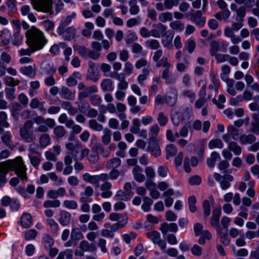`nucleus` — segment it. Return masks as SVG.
Listing matches in <instances>:
<instances>
[{
	"label": "nucleus",
	"instance_id": "nucleus-1",
	"mask_svg": "<svg viewBox=\"0 0 259 259\" xmlns=\"http://www.w3.org/2000/svg\"><path fill=\"white\" fill-rule=\"evenodd\" d=\"M27 170V168L21 156L3 162H0V182L2 183L7 182L6 175L9 170L14 171L21 181L26 182L28 181Z\"/></svg>",
	"mask_w": 259,
	"mask_h": 259
},
{
	"label": "nucleus",
	"instance_id": "nucleus-2",
	"mask_svg": "<svg viewBox=\"0 0 259 259\" xmlns=\"http://www.w3.org/2000/svg\"><path fill=\"white\" fill-rule=\"evenodd\" d=\"M22 26L24 29L27 30L25 35L27 45L34 48V50L42 49L47 42L43 32L35 26L29 28V25L25 21H22Z\"/></svg>",
	"mask_w": 259,
	"mask_h": 259
},
{
	"label": "nucleus",
	"instance_id": "nucleus-3",
	"mask_svg": "<svg viewBox=\"0 0 259 259\" xmlns=\"http://www.w3.org/2000/svg\"><path fill=\"white\" fill-rule=\"evenodd\" d=\"M33 8L37 11L53 14L52 0H30Z\"/></svg>",
	"mask_w": 259,
	"mask_h": 259
},
{
	"label": "nucleus",
	"instance_id": "nucleus-4",
	"mask_svg": "<svg viewBox=\"0 0 259 259\" xmlns=\"http://www.w3.org/2000/svg\"><path fill=\"white\" fill-rule=\"evenodd\" d=\"M28 157L32 165L37 169L38 166L41 161V153L38 151L37 147L34 144L29 145L28 149Z\"/></svg>",
	"mask_w": 259,
	"mask_h": 259
},
{
	"label": "nucleus",
	"instance_id": "nucleus-5",
	"mask_svg": "<svg viewBox=\"0 0 259 259\" xmlns=\"http://www.w3.org/2000/svg\"><path fill=\"white\" fill-rule=\"evenodd\" d=\"M82 145L80 143H77L74 146L73 150L70 154L74 161H80L85 156L89 154V150L87 148L81 149Z\"/></svg>",
	"mask_w": 259,
	"mask_h": 259
},
{
	"label": "nucleus",
	"instance_id": "nucleus-6",
	"mask_svg": "<svg viewBox=\"0 0 259 259\" xmlns=\"http://www.w3.org/2000/svg\"><path fill=\"white\" fill-rule=\"evenodd\" d=\"M33 122L32 120H26L22 127L20 130V135L22 139L27 142H29L31 140L30 131L32 128Z\"/></svg>",
	"mask_w": 259,
	"mask_h": 259
},
{
	"label": "nucleus",
	"instance_id": "nucleus-7",
	"mask_svg": "<svg viewBox=\"0 0 259 259\" xmlns=\"http://www.w3.org/2000/svg\"><path fill=\"white\" fill-rule=\"evenodd\" d=\"M82 179L87 182L96 185V187H98L99 182L107 181V174L91 176L89 173H85L82 176Z\"/></svg>",
	"mask_w": 259,
	"mask_h": 259
},
{
	"label": "nucleus",
	"instance_id": "nucleus-8",
	"mask_svg": "<svg viewBox=\"0 0 259 259\" xmlns=\"http://www.w3.org/2000/svg\"><path fill=\"white\" fill-rule=\"evenodd\" d=\"M57 32L59 35H62L65 40H70L74 38L76 33V30L74 27L70 26L65 29H57Z\"/></svg>",
	"mask_w": 259,
	"mask_h": 259
},
{
	"label": "nucleus",
	"instance_id": "nucleus-9",
	"mask_svg": "<svg viewBox=\"0 0 259 259\" xmlns=\"http://www.w3.org/2000/svg\"><path fill=\"white\" fill-rule=\"evenodd\" d=\"M46 102L42 101L41 99L34 98L30 101L29 106L31 109H38L40 112L45 114L47 113V109L45 107Z\"/></svg>",
	"mask_w": 259,
	"mask_h": 259
},
{
	"label": "nucleus",
	"instance_id": "nucleus-10",
	"mask_svg": "<svg viewBox=\"0 0 259 259\" xmlns=\"http://www.w3.org/2000/svg\"><path fill=\"white\" fill-rule=\"evenodd\" d=\"M190 20L200 27H203L205 23V17L202 16L201 11L198 10L191 14Z\"/></svg>",
	"mask_w": 259,
	"mask_h": 259
},
{
	"label": "nucleus",
	"instance_id": "nucleus-11",
	"mask_svg": "<svg viewBox=\"0 0 259 259\" xmlns=\"http://www.w3.org/2000/svg\"><path fill=\"white\" fill-rule=\"evenodd\" d=\"M109 219L112 221H117V223L121 226H125L127 223L128 217L125 213L112 212L109 214Z\"/></svg>",
	"mask_w": 259,
	"mask_h": 259
},
{
	"label": "nucleus",
	"instance_id": "nucleus-12",
	"mask_svg": "<svg viewBox=\"0 0 259 259\" xmlns=\"http://www.w3.org/2000/svg\"><path fill=\"white\" fill-rule=\"evenodd\" d=\"M221 213V209L220 207L215 208L212 210V215L210 220V224L212 227L216 229V231H217L219 228H221L219 225V221Z\"/></svg>",
	"mask_w": 259,
	"mask_h": 259
},
{
	"label": "nucleus",
	"instance_id": "nucleus-13",
	"mask_svg": "<svg viewBox=\"0 0 259 259\" xmlns=\"http://www.w3.org/2000/svg\"><path fill=\"white\" fill-rule=\"evenodd\" d=\"M178 99V92L175 89H171L167 93L165 100L166 103L169 106H174L177 101Z\"/></svg>",
	"mask_w": 259,
	"mask_h": 259
},
{
	"label": "nucleus",
	"instance_id": "nucleus-14",
	"mask_svg": "<svg viewBox=\"0 0 259 259\" xmlns=\"http://www.w3.org/2000/svg\"><path fill=\"white\" fill-rule=\"evenodd\" d=\"M60 94L61 98L65 100H73L75 97L76 92L67 87H63L61 88Z\"/></svg>",
	"mask_w": 259,
	"mask_h": 259
},
{
	"label": "nucleus",
	"instance_id": "nucleus-15",
	"mask_svg": "<svg viewBox=\"0 0 259 259\" xmlns=\"http://www.w3.org/2000/svg\"><path fill=\"white\" fill-rule=\"evenodd\" d=\"M178 229V225L176 223H169L164 222L160 227V230L163 234H165L167 232L176 233Z\"/></svg>",
	"mask_w": 259,
	"mask_h": 259
},
{
	"label": "nucleus",
	"instance_id": "nucleus-16",
	"mask_svg": "<svg viewBox=\"0 0 259 259\" xmlns=\"http://www.w3.org/2000/svg\"><path fill=\"white\" fill-rule=\"evenodd\" d=\"M98 89L96 85H92L86 88L83 91L80 92L78 94V99L80 101L83 100L87 98L90 95L97 92Z\"/></svg>",
	"mask_w": 259,
	"mask_h": 259
},
{
	"label": "nucleus",
	"instance_id": "nucleus-17",
	"mask_svg": "<svg viewBox=\"0 0 259 259\" xmlns=\"http://www.w3.org/2000/svg\"><path fill=\"white\" fill-rule=\"evenodd\" d=\"M174 33L172 30H168L166 34L162 37L161 42L164 47L170 48L172 47V40L174 37Z\"/></svg>",
	"mask_w": 259,
	"mask_h": 259
},
{
	"label": "nucleus",
	"instance_id": "nucleus-18",
	"mask_svg": "<svg viewBox=\"0 0 259 259\" xmlns=\"http://www.w3.org/2000/svg\"><path fill=\"white\" fill-rule=\"evenodd\" d=\"M143 169L139 165H136L132 171L134 178L138 182H143L145 179V176L142 174Z\"/></svg>",
	"mask_w": 259,
	"mask_h": 259
},
{
	"label": "nucleus",
	"instance_id": "nucleus-19",
	"mask_svg": "<svg viewBox=\"0 0 259 259\" xmlns=\"http://www.w3.org/2000/svg\"><path fill=\"white\" fill-rule=\"evenodd\" d=\"M147 151H150L151 154L155 157H157L161 154L159 145L154 140L148 143Z\"/></svg>",
	"mask_w": 259,
	"mask_h": 259
},
{
	"label": "nucleus",
	"instance_id": "nucleus-20",
	"mask_svg": "<svg viewBox=\"0 0 259 259\" xmlns=\"http://www.w3.org/2000/svg\"><path fill=\"white\" fill-rule=\"evenodd\" d=\"M217 233L220 239V241L224 245L228 246L230 242V239L228 236L227 231H223V228H219Z\"/></svg>",
	"mask_w": 259,
	"mask_h": 259
},
{
	"label": "nucleus",
	"instance_id": "nucleus-21",
	"mask_svg": "<svg viewBox=\"0 0 259 259\" xmlns=\"http://www.w3.org/2000/svg\"><path fill=\"white\" fill-rule=\"evenodd\" d=\"M252 117L253 120L251 122L250 132L259 135V115L256 113H253Z\"/></svg>",
	"mask_w": 259,
	"mask_h": 259
},
{
	"label": "nucleus",
	"instance_id": "nucleus-22",
	"mask_svg": "<svg viewBox=\"0 0 259 259\" xmlns=\"http://www.w3.org/2000/svg\"><path fill=\"white\" fill-rule=\"evenodd\" d=\"M60 215L59 222L61 225L66 226L70 223L71 215L69 212L66 210H61Z\"/></svg>",
	"mask_w": 259,
	"mask_h": 259
},
{
	"label": "nucleus",
	"instance_id": "nucleus-23",
	"mask_svg": "<svg viewBox=\"0 0 259 259\" xmlns=\"http://www.w3.org/2000/svg\"><path fill=\"white\" fill-rule=\"evenodd\" d=\"M20 224L24 228H28L32 224V219L31 215L28 213H24L21 217Z\"/></svg>",
	"mask_w": 259,
	"mask_h": 259
},
{
	"label": "nucleus",
	"instance_id": "nucleus-24",
	"mask_svg": "<svg viewBox=\"0 0 259 259\" xmlns=\"http://www.w3.org/2000/svg\"><path fill=\"white\" fill-rule=\"evenodd\" d=\"M12 134L10 132H6L1 136L2 142L10 149H13L15 147L12 141H11Z\"/></svg>",
	"mask_w": 259,
	"mask_h": 259
},
{
	"label": "nucleus",
	"instance_id": "nucleus-25",
	"mask_svg": "<svg viewBox=\"0 0 259 259\" xmlns=\"http://www.w3.org/2000/svg\"><path fill=\"white\" fill-rule=\"evenodd\" d=\"M79 248L83 251L94 252L96 250V247L94 244H90L87 241H81L79 245Z\"/></svg>",
	"mask_w": 259,
	"mask_h": 259
},
{
	"label": "nucleus",
	"instance_id": "nucleus-26",
	"mask_svg": "<svg viewBox=\"0 0 259 259\" xmlns=\"http://www.w3.org/2000/svg\"><path fill=\"white\" fill-rule=\"evenodd\" d=\"M11 33L7 29H4L0 32V38L4 45H7L10 40Z\"/></svg>",
	"mask_w": 259,
	"mask_h": 259
},
{
	"label": "nucleus",
	"instance_id": "nucleus-27",
	"mask_svg": "<svg viewBox=\"0 0 259 259\" xmlns=\"http://www.w3.org/2000/svg\"><path fill=\"white\" fill-rule=\"evenodd\" d=\"M20 72L29 77H33L35 74L34 67L31 65L21 67L20 69Z\"/></svg>",
	"mask_w": 259,
	"mask_h": 259
},
{
	"label": "nucleus",
	"instance_id": "nucleus-28",
	"mask_svg": "<svg viewBox=\"0 0 259 259\" xmlns=\"http://www.w3.org/2000/svg\"><path fill=\"white\" fill-rule=\"evenodd\" d=\"M221 159L220 154L217 152H212L211 153L210 157L207 159L206 163L208 167L213 168L215 166V162L216 160Z\"/></svg>",
	"mask_w": 259,
	"mask_h": 259
},
{
	"label": "nucleus",
	"instance_id": "nucleus-29",
	"mask_svg": "<svg viewBox=\"0 0 259 259\" xmlns=\"http://www.w3.org/2000/svg\"><path fill=\"white\" fill-rule=\"evenodd\" d=\"M131 198L130 194L120 190L116 192L113 199L116 201H128Z\"/></svg>",
	"mask_w": 259,
	"mask_h": 259
},
{
	"label": "nucleus",
	"instance_id": "nucleus-30",
	"mask_svg": "<svg viewBox=\"0 0 259 259\" xmlns=\"http://www.w3.org/2000/svg\"><path fill=\"white\" fill-rule=\"evenodd\" d=\"M51 142V138L48 134H42L39 138V145L40 148H44L48 146Z\"/></svg>",
	"mask_w": 259,
	"mask_h": 259
},
{
	"label": "nucleus",
	"instance_id": "nucleus-31",
	"mask_svg": "<svg viewBox=\"0 0 259 259\" xmlns=\"http://www.w3.org/2000/svg\"><path fill=\"white\" fill-rule=\"evenodd\" d=\"M102 90L104 92H112L114 89L112 81L110 79H104L101 84Z\"/></svg>",
	"mask_w": 259,
	"mask_h": 259
},
{
	"label": "nucleus",
	"instance_id": "nucleus-32",
	"mask_svg": "<svg viewBox=\"0 0 259 259\" xmlns=\"http://www.w3.org/2000/svg\"><path fill=\"white\" fill-rule=\"evenodd\" d=\"M70 238L76 243L83 238V235L79 228H73L71 232Z\"/></svg>",
	"mask_w": 259,
	"mask_h": 259
},
{
	"label": "nucleus",
	"instance_id": "nucleus-33",
	"mask_svg": "<svg viewBox=\"0 0 259 259\" xmlns=\"http://www.w3.org/2000/svg\"><path fill=\"white\" fill-rule=\"evenodd\" d=\"M54 134L57 139H62L67 133V132L63 126L57 125L54 128Z\"/></svg>",
	"mask_w": 259,
	"mask_h": 259
},
{
	"label": "nucleus",
	"instance_id": "nucleus-34",
	"mask_svg": "<svg viewBox=\"0 0 259 259\" xmlns=\"http://www.w3.org/2000/svg\"><path fill=\"white\" fill-rule=\"evenodd\" d=\"M121 164V160L118 157H114L109 160L106 163V167L108 169H115Z\"/></svg>",
	"mask_w": 259,
	"mask_h": 259
},
{
	"label": "nucleus",
	"instance_id": "nucleus-35",
	"mask_svg": "<svg viewBox=\"0 0 259 259\" xmlns=\"http://www.w3.org/2000/svg\"><path fill=\"white\" fill-rule=\"evenodd\" d=\"M185 119V112H178L171 117V120L173 124L175 125H178L181 122Z\"/></svg>",
	"mask_w": 259,
	"mask_h": 259
},
{
	"label": "nucleus",
	"instance_id": "nucleus-36",
	"mask_svg": "<svg viewBox=\"0 0 259 259\" xmlns=\"http://www.w3.org/2000/svg\"><path fill=\"white\" fill-rule=\"evenodd\" d=\"M239 140L241 143L243 144H245L247 143L252 144L255 141L256 138L252 134H249L248 135L243 134L240 137Z\"/></svg>",
	"mask_w": 259,
	"mask_h": 259
},
{
	"label": "nucleus",
	"instance_id": "nucleus-37",
	"mask_svg": "<svg viewBox=\"0 0 259 259\" xmlns=\"http://www.w3.org/2000/svg\"><path fill=\"white\" fill-rule=\"evenodd\" d=\"M228 149L232 151L234 154L238 155L241 153L242 149L241 147L235 142L232 141L229 143Z\"/></svg>",
	"mask_w": 259,
	"mask_h": 259
},
{
	"label": "nucleus",
	"instance_id": "nucleus-38",
	"mask_svg": "<svg viewBox=\"0 0 259 259\" xmlns=\"http://www.w3.org/2000/svg\"><path fill=\"white\" fill-rule=\"evenodd\" d=\"M246 14V9L244 6H241L236 10V16L235 20L237 22H242Z\"/></svg>",
	"mask_w": 259,
	"mask_h": 259
},
{
	"label": "nucleus",
	"instance_id": "nucleus-39",
	"mask_svg": "<svg viewBox=\"0 0 259 259\" xmlns=\"http://www.w3.org/2000/svg\"><path fill=\"white\" fill-rule=\"evenodd\" d=\"M196 47V42L194 39L190 38L188 39L185 44L183 51L187 50L189 53H193Z\"/></svg>",
	"mask_w": 259,
	"mask_h": 259
},
{
	"label": "nucleus",
	"instance_id": "nucleus-40",
	"mask_svg": "<svg viewBox=\"0 0 259 259\" xmlns=\"http://www.w3.org/2000/svg\"><path fill=\"white\" fill-rule=\"evenodd\" d=\"M89 127L97 132H101L103 130V126L99 123L96 119H91L89 121Z\"/></svg>",
	"mask_w": 259,
	"mask_h": 259
},
{
	"label": "nucleus",
	"instance_id": "nucleus-41",
	"mask_svg": "<svg viewBox=\"0 0 259 259\" xmlns=\"http://www.w3.org/2000/svg\"><path fill=\"white\" fill-rule=\"evenodd\" d=\"M130 6V12L131 15H137L140 11V9L137 5V0H130L128 2Z\"/></svg>",
	"mask_w": 259,
	"mask_h": 259
},
{
	"label": "nucleus",
	"instance_id": "nucleus-42",
	"mask_svg": "<svg viewBox=\"0 0 259 259\" xmlns=\"http://www.w3.org/2000/svg\"><path fill=\"white\" fill-rule=\"evenodd\" d=\"M145 46L151 50H158L160 47L159 41L155 39H148L145 42Z\"/></svg>",
	"mask_w": 259,
	"mask_h": 259
},
{
	"label": "nucleus",
	"instance_id": "nucleus-43",
	"mask_svg": "<svg viewBox=\"0 0 259 259\" xmlns=\"http://www.w3.org/2000/svg\"><path fill=\"white\" fill-rule=\"evenodd\" d=\"M41 69L44 73L48 75H53L56 71V69L49 63H44L41 66Z\"/></svg>",
	"mask_w": 259,
	"mask_h": 259
},
{
	"label": "nucleus",
	"instance_id": "nucleus-44",
	"mask_svg": "<svg viewBox=\"0 0 259 259\" xmlns=\"http://www.w3.org/2000/svg\"><path fill=\"white\" fill-rule=\"evenodd\" d=\"M230 15V12L228 9H223L221 12L217 13L215 14V17L221 21L223 20H227Z\"/></svg>",
	"mask_w": 259,
	"mask_h": 259
},
{
	"label": "nucleus",
	"instance_id": "nucleus-45",
	"mask_svg": "<svg viewBox=\"0 0 259 259\" xmlns=\"http://www.w3.org/2000/svg\"><path fill=\"white\" fill-rule=\"evenodd\" d=\"M150 75V71L148 68L144 67L142 69V74L139 75L138 76V81L139 83L141 85H144V81L145 80L147 77Z\"/></svg>",
	"mask_w": 259,
	"mask_h": 259
},
{
	"label": "nucleus",
	"instance_id": "nucleus-46",
	"mask_svg": "<svg viewBox=\"0 0 259 259\" xmlns=\"http://www.w3.org/2000/svg\"><path fill=\"white\" fill-rule=\"evenodd\" d=\"M210 54L212 56L221 50V44L215 40H212L210 42Z\"/></svg>",
	"mask_w": 259,
	"mask_h": 259
},
{
	"label": "nucleus",
	"instance_id": "nucleus-47",
	"mask_svg": "<svg viewBox=\"0 0 259 259\" xmlns=\"http://www.w3.org/2000/svg\"><path fill=\"white\" fill-rule=\"evenodd\" d=\"M208 147L210 149L215 148L221 149L223 147V143L219 139L211 140L208 143Z\"/></svg>",
	"mask_w": 259,
	"mask_h": 259
},
{
	"label": "nucleus",
	"instance_id": "nucleus-48",
	"mask_svg": "<svg viewBox=\"0 0 259 259\" xmlns=\"http://www.w3.org/2000/svg\"><path fill=\"white\" fill-rule=\"evenodd\" d=\"M157 120L161 126H163L168 122V118L163 112H160L158 114Z\"/></svg>",
	"mask_w": 259,
	"mask_h": 259
},
{
	"label": "nucleus",
	"instance_id": "nucleus-49",
	"mask_svg": "<svg viewBox=\"0 0 259 259\" xmlns=\"http://www.w3.org/2000/svg\"><path fill=\"white\" fill-rule=\"evenodd\" d=\"M140 121L138 118H134L132 121V124L130 126V131L133 134H137L139 132Z\"/></svg>",
	"mask_w": 259,
	"mask_h": 259
},
{
	"label": "nucleus",
	"instance_id": "nucleus-50",
	"mask_svg": "<svg viewBox=\"0 0 259 259\" xmlns=\"http://www.w3.org/2000/svg\"><path fill=\"white\" fill-rule=\"evenodd\" d=\"M158 19L160 22L164 23L167 21H171L173 19V16L172 13L170 12H163L159 15Z\"/></svg>",
	"mask_w": 259,
	"mask_h": 259
},
{
	"label": "nucleus",
	"instance_id": "nucleus-51",
	"mask_svg": "<svg viewBox=\"0 0 259 259\" xmlns=\"http://www.w3.org/2000/svg\"><path fill=\"white\" fill-rule=\"evenodd\" d=\"M74 50L78 52V54L82 57H87L89 49L84 46L78 45L74 46Z\"/></svg>",
	"mask_w": 259,
	"mask_h": 259
},
{
	"label": "nucleus",
	"instance_id": "nucleus-52",
	"mask_svg": "<svg viewBox=\"0 0 259 259\" xmlns=\"http://www.w3.org/2000/svg\"><path fill=\"white\" fill-rule=\"evenodd\" d=\"M146 236L149 239L151 240L154 244L160 238V233L156 231L148 232L147 233Z\"/></svg>",
	"mask_w": 259,
	"mask_h": 259
},
{
	"label": "nucleus",
	"instance_id": "nucleus-53",
	"mask_svg": "<svg viewBox=\"0 0 259 259\" xmlns=\"http://www.w3.org/2000/svg\"><path fill=\"white\" fill-rule=\"evenodd\" d=\"M169 26L171 29L178 31H181L184 30L185 25L183 23L180 21H174L169 24Z\"/></svg>",
	"mask_w": 259,
	"mask_h": 259
},
{
	"label": "nucleus",
	"instance_id": "nucleus-54",
	"mask_svg": "<svg viewBox=\"0 0 259 259\" xmlns=\"http://www.w3.org/2000/svg\"><path fill=\"white\" fill-rule=\"evenodd\" d=\"M166 154L165 158L166 159H168L170 156H173L176 154L177 149L173 144H170L167 146L166 148Z\"/></svg>",
	"mask_w": 259,
	"mask_h": 259
},
{
	"label": "nucleus",
	"instance_id": "nucleus-55",
	"mask_svg": "<svg viewBox=\"0 0 259 259\" xmlns=\"http://www.w3.org/2000/svg\"><path fill=\"white\" fill-rule=\"evenodd\" d=\"M61 202L58 200H48L44 202L43 206L45 208L49 207H58L60 206Z\"/></svg>",
	"mask_w": 259,
	"mask_h": 259
},
{
	"label": "nucleus",
	"instance_id": "nucleus-56",
	"mask_svg": "<svg viewBox=\"0 0 259 259\" xmlns=\"http://www.w3.org/2000/svg\"><path fill=\"white\" fill-rule=\"evenodd\" d=\"M111 131L105 128L104 130V134L102 137V142L106 145L109 144L111 141Z\"/></svg>",
	"mask_w": 259,
	"mask_h": 259
},
{
	"label": "nucleus",
	"instance_id": "nucleus-57",
	"mask_svg": "<svg viewBox=\"0 0 259 259\" xmlns=\"http://www.w3.org/2000/svg\"><path fill=\"white\" fill-rule=\"evenodd\" d=\"M188 202L190 211L192 213L195 212L197 210L195 205L196 203V197L194 195L190 196L188 199Z\"/></svg>",
	"mask_w": 259,
	"mask_h": 259
},
{
	"label": "nucleus",
	"instance_id": "nucleus-58",
	"mask_svg": "<svg viewBox=\"0 0 259 259\" xmlns=\"http://www.w3.org/2000/svg\"><path fill=\"white\" fill-rule=\"evenodd\" d=\"M42 241L46 248H51L54 244L53 238L48 234L44 235Z\"/></svg>",
	"mask_w": 259,
	"mask_h": 259
},
{
	"label": "nucleus",
	"instance_id": "nucleus-59",
	"mask_svg": "<svg viewBox=\"0 0 259 259\" xmlns=\"http://www.w3.org/2000/svg\"><path fill=\"white\" fill-rule=\"evenodd\" d=\"M4 80L7 85L13 87L18 85L20 82L19 80H15L12 77L9 76H5L4 78Z\"/></svg>",
	"mask_w": 259,
	"mask_h": 259
},
{
	"label": "nucleus",
	"instance_id": "nucleus-60",
	"mask_svg": "<svg viewBox=\"0 0 259 259\" xmlns=\"http://www.w3.org/2000/svg\"><path fill=\"white\" fill-rule=\"evenodd\" d=\"M144 203L142 205V208L145 211H148L150 209V206L153 204V200L148 197H145L143 199Z\"/></svg>",
	"mask_w": 259,
	"mask_h": 259
},
{
	"label": "nucleus",
	"instance_id": "nucleus-61",
	"mask_svg": "<svg viewBox=\"0 0 259 259\" xmlns=\"http://www.w3.org/2000/svg\"><path fill=\"white\" fill-rule=\"evenodd\" d=\"M88 155V159L90 162L95 164L98 162L99 158V154L94 150H93L92 148L91 153H89Z\"/></svg>",
	"mask_w": 259,
	"mask_h": 259
},
{
	"label": "nucleus",
	"instance_id": "nucleus-62",
	"mask_svg": "<svg viewBox=\"0 0 259 259\" xmlns=\"http://www.w3.org/2000/svg\"><path fill=\"white\" fill-rule=\"evenodd\" d=\"M203 208L205 219L210 214L211 209L210 202L208 200H205L203 202Z\"/></svg>",
	"mask_w": 259,
	"mask_h": 259
},
{
	"label": "nucleus",
	"instance_id": "nucleus-63",
	"mask_svg": "<svg viewBox=\"0 0 259 259\" xmlns=\"http://www.w3.org/2000/svg\"><path fill=\"white\" fill-rule=\"evenodd\" d=\"M160 131V128L157 123L154 124L149 129V134L151 136V139H155Z\"/></svg>",
	"mask_w": 259,
	"mask_h": 259
},
{
	"label": "nucleus",
	"instance_id": "nucleus-64",
	"mask_svg": "<svg viewBox=\"0 0 259 259\" xmlns=\"http://www.w3.org/2000/svg\"><path fill=\"white\" fill-rule=\"evenodd\" d=\"M134 71V66L130 62L126 61L124 64L123 73L128 76L133 73Z\"/></svg>",
	"mask_w": 259,
	"mask_h": 259
}]
</instances>
